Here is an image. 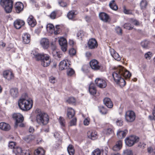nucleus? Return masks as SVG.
<instances>
[{
	"label": "nucleus",
	"mask_w": 155,
	"mask_h": 155,
	"mask_svg": "<svg viewBox=\"0 0 155 155\" xmlns=\"http://www.w3.org/2000/svg\"><path fill=\"white\" fill-rule=\"evenodd\" d=\"M112 75L116 83L122 87L126 84L124 78H129L131 74L124 68L120 66L113 73Z\"/></svg>",
	"instance_id": "nucleus-1"
},
{
	"label": "nucleus",
	"mask_w": 155,
	"mask_h": 155,
	"mask_svg": "<svg viewBox=\"0 0 155 155\" xmlns=\"http://www.w3.org/2000/svg\"><path fill=\"white\" fill-rule=\"evenodd\" d=\"M33 57L37 61L40 60L41 64L44 67L48 66L51 63L50 57L48 54L44 53H39L35 51L32 52Z\"/></svg>",
	"instance_id": "nucleus-2"
},
{
	"label": "nucleus",
	"mask_w": 155,
	"mask_h": 155,
	"mask_svg": "<svg viewBox=\"0 0 155 155\" xmlns=\"http://www.w3.org/2000/svg\"><path fill=\"white\" fill-rule=\"evenodd\" d=\"M33 104L32 100L27 95L25 97H22L18 101V105L19 108L24 111L30 109L32 107Z\"/></svg>",
	"instance_id": "nucleus-3"
},
{
	"label": "nucleus",
	"mask_w": 155,
	"mask_h": 155,
	"mask_svg": "<svg viewBox=\"0 0 155 155\" xmlns=\"http://www.w3.org/2000/svg\"><path fill=\"white\" fill-rule=\"evenodd\" d=\"M49 117L48 115L45 113L38 112L36 115V120L38 124L41 125H46L48 122Z\"/></svg>",
	"instance_id": "nucleus-4"
},
{
	"label": "nucleus",
	"mask_w": 155,
	"mask_h": 155,
	"mask_svg": "<svg viewBox=\"0 0 155 155\" xmlns=\"http://www.w3.org/2000/svg\"><path fill=\"white\" fill-rule=\"evenodd\" d=\"M0 4L6 13L12 12L13 7V2L12 0H0Z\"/></svg>",
	"instance_id": "nucleus-5"
},
{
	"label": "nucleus",
	"mask_w": 155,
	"mask_h": 155,
	"mask_svg": "<svg viewBox=\"0 0 155 155\" xmlns=\"http://www.w3.org/2000/svg\"><path fill=\"white\" fill-rule=\"evenodd\" d=\"M13 118L15 120V127H17L20 124L19 126L20 127H23L24 125L21 123L24 120L23 116L20 113H15L13 115Z\"/></svg>",
	"instance_id": "nucleus-6"
},
{
	"label": "nucleus",
	"mask_w": 155,
	"mask_h": 155,
	"mask_svg": "<svg viewBox=\"0 0 155 155\" xmlns=\"http://www.w3.org/2000/svg\"><path fill=\"white\" fill-rule=\"evenodd\" d=\"M139 140V138L135 136H130L127 137L125 140L126 145L129 147L133 145Z\"/></svg>",
	"instance_id": "nucleus-7"
},
{
	"label": "nucleus",
	"mask_w": 155,
	"mask_h": 155,
	"mask_svg": "<svg viewBox=\"0 0 155 155\" xmlns=\"http://www.w3.org/2000/svg\"><path fill=\"white\" fill-rule=\"evenodd\" d=\"M125 117L127 122H131L135 120L136 114L133 111L128 110L126 112Z\"/></svg>",
	"instance_id": "nucleus-8"
},
{
	"label": "nucleus",
	"mask_w": 155,
	"mask_h": 155,
	"mask_svg": "<svg viewBox=\"0 0 155 155\" xmlns=\"http://www.w3.org/2000/svg\"><path fill=\"white\" fill-rule=\"evenodd\" d=\"M90 65L92 69L97 71L101 69V66L99 62L96 60H92L90 63Z\"/></svg>",
	"instance_id": "nucleus-9"
},
{
	"label": "nucleus",
	"mask_w": 155,
	"mask_h": 155,
	"mask_svg": "<svg viewBox=\"0 0 155 155\" xmlns=\"http://www.w3.org/2000/svg\"><path fill=\"white\" fill-rule=\"evenodd\" d=\"M58 42L62 51L64 52L65 51L67 50V45L66 39L63 37H61L59 39Z\"/></svg>",
	"instance_id": "nucleus-10"
},
{
	"label": "nucleus",
	"mask_w": 155,
	"mask_h": 155,
	"mask_svg": "<svg viewBox=\"0 0 155 155\" xmlns=\"http://www.w3.org/2000/svg\"><path fill=\"white\" fill-rule=\"evenodd\" d=\"M95 82L96 85L100 88H104L107 86V83L105 81L101 78H97Z\"/></svg>",
	"instance_id": "nucleus-11"
},
{
	"label": "nucleus",
	"mask_w": 155,
	"mask_h": 155,
	"mask_svg": "<svg viewBox=\"0 0 155 155\" xmlns=\"http://www.w3.org/2000/svg\"><path fill=\"white\" fill-rule=\"evenodd\" d=\"M88 47L90 49H94L97 48L98 44L97 41L94 38L90 39L88 42Z\"/></svg>",
	"instance_id": "nucleus-12"
},
{
	"label": "nucleus",
	"mask_w": 155,
	"mask_h": 155,
	"mask_svg": "<svg viewBox=\"0 0 155 155\" xmlns=\"http://www.w3.org/2000/svg\"><path fill=\"white\" fill-rule=\"evenodd\" d=\"M40 43L41 47L44 49H48L49 46V42L48 39L43 38L40 41Z\"/></svg>",
	"instance_id": "nucleus-13"
},
{
	"label": "nucleus",
	"mask_w": 155,
	"mask_h": 155,
	"mask_svg": "<svg viewBox=\"0 0 155 155\" xmlns=\"http://www.w3.org/2000/svg\"><path fill=\"white\" fill-rule=\"evenodd\" d=\"M70 65L68 60H64L60 63L59 67L61 70H63L67 69Z\"/></svg>",
	"instance_id": "nucleus-14"
},
{
	"label": "nucleus",
	"mask_w": 155,
	"mask_h": 155,
	"mask_svg": "<svg viewBox=\"0 0 155 155\" xmlns=\"http://www.w3.org/2000/svg\"><path fill=\"white\" fill-rule=\"evenodd\" d=\"M3 76L4 78L8 81L13 79L14 78L13 73L11 71L9 70L4 71Z\"/></svg>",
	"instance_id": "nucleus-15"
},
{
	"label": "nucleus",
	"mask_w": 155,
	"mask_h": 155,
	"mask_svg": "<svg viewBox=\"0 0 155 155\" xmlns=\"http://www.w3.org/2000/svg\"><path fill=\"white\" fill-rule=\"evenodd\" d=\"M24 5L23 3L20 2H17L15 5V8L16 12L19 13L23 10Z\"/></svg>",
	"instance_id": "nucleus-16"
},
{
	"label": "nucleus",
	"mask_w": 155,
	"mask_h": 155,
	"mask_svg": "<svg viewBox=\"0 0 155 155\" xmlns=\"http://www.w3.org/2000/svg\"><path fill=\"white\" fill-rule=\"evenodd\" d=\"M27 22L28 25L31 27H34L36 24L35 19L32 15H30L27 20Z\"/></svg>",
	"instance_id": "nucleus-17"
},
{
	"label": "nucleus",
	"mask_w": 155,
	"mask_h": 155,
	"mask_svg": "<svg viewBox=\"0 0 155 155\" xmlns=\"http://www.w3.org/2000/svg\"><path fill=\"white\" fill-rule=\"evenodd\" d=\"M25 22L22 20L17 19L14 23V27L16 29H20L25 25Z\"/></svg>",
	"instance_id": "nucleus-18"
},
{
	"label": "nucleus",
	"mask_w": 155,
	"mask_h": 155,
	"mask_svg": "<svg viewBox=\"0 0 155 155\" xmlns=\"http://www.w3.org/2000/svg\"><path fill=\"white\" fill-rule=\"evenodd\" d=\"M99 17L101 20L105 22H107L110 19L108 15L104 12H101L99 14Z\"/></svg>",
	"instance_id": "nucleus-19"
},
{
	"label": "nucleus",
	"mask_w": 155,
	"mask_h": 155,
	"mask_svg": "<svg viewBox=\"0 0 155 155\" xmlns=\"http://www.w3.org/2000/svg\"><path fill=\"white\" fill-rule=\"evenodd\" d=\"M22 41L23 43L25 44H28L30 41V36L29 34L27 33H24L22 36Z\"/></svg>",
	"instance_id": "nucleus-20"
},
{
	"label": "nucleus",
	"mask_w": 155,
	"mask_h": 155,
	"mask_svg": "<svg viewBox=\"0 0 155 155\" xmlns=\"http://www.w3.org/2000/svg\"><path fill=\"white\" fill-rule=\"evenodd\" d=\"M87 134L88 137L92 140H94L97 138V133L94 130H90Z\"/></svg>",
	"instance_id": "nucleus-21"
},
{
	"label": "nucleus",
	"mask_w": 155,
	"mask_h": 155,
	"mask_svg": "<svg viewBox=\"0 0 155 155\" xmlns=\"http://www.w3.org/2000/svg\"><path fill=\"white\" fill-rule=\"evenodd\" d=\"M13 151L16 154L22 153V155H23V153H25V155H30L29 152L27 151L25 153V151H23L21 148L20 147H17L16 148H15L13 149Z\"/></svg>",
	"instance_id": "nucleus-22"
},
{
	"label": "nucleus",
	"mask_w": 155,
	"mask_h": 155,
	"mask_svg": "<svg viewBox=\"0 0 155 155\" xmlns=\"http://www.w3.org/2000/svg\"><path fill=\"white\" fill-rule=\"evenodd\" d=\"M89 91L90 94L94 95L96 93V89L95 84L93 83L90 84L89 86Z\"/></svg>",
	"instance_id": "nucleus-23"
},
{
	"label": "nucleus",
	"mask_w": 155,
	"mask_h": 155,
	"mask_svg": "<svg viewBox=\"0 0 155 155\" xmlns=\"http://www.w3.org/2000/svg\"><path fill=\"white\" fill-rule=\"evenodd\" d=\"M75 112L74 110L71 107H68L67 110V116L69 118H72L74 115Z\"/></svg>",
	"instance_id": "nucleus-24"
},
{
	"label": "nucleus",
	"mask_w": 155,
	"mask_h": 155,
	"mask_svg": "<svg viewBox=\"0 0 155 155\" xmlns=\"http://www.w3.org/2000/svg\"><path fill=\"white\" fill-rule=\"evenodd\" d=\"M110 52L111 55L115 60L119 61L120 59V58L119 54L116 52L113 49H111L110 50Z\"/></svg>",
	"instance_id": "nucleus-25"
},
{
	"label": "nucleus",
	"mask_w": 155,
	"mask_h": 155,
	"mask_svg": "<svg viewBox=\"0 0 155 155\" xmlns=\"http://www.w3.org/2000/svg\"><path fill=\"white\" fill-rule=\"evenodd\" d=\"M10 94L14 98L17 97L18 95V89L15 87L12 88L10 90Z\"/></svg>",
	"instance_id": "nucleus-26"
},
{
	"label": "nucleus",
	"mask_w": 155,
	"mask_h": 155,
	"mask_svg": "<svg viewBox=\"0 0 155 155\" xmlns=\"http://www.w3.org/2000/svg\"><path fill=\"white\" fill-rule=\"evenodd\" d=\"M0 129L5 131H8L10 129L9 124L4 122L0 123Z\"/></svg>",
	"instance_id": "nucleus-27"
},
{
	"label": "nucleus",
	"mask_w": 155,
	"mask_h": 155,
	"mask_svg": "<svg viewBox=\"0 0 155 155\" xmlns=\"http://www.w3.org/2000/svg\"><path fill=\"white\" fill-rule=\"evenodd\" d=\"M122 147V141L119 140L116 142L115 145L113 147L112 149L114 151H117L120 150Z\"/></svg>",
	"instance_id": "nucleus-28"
},
{
	"label": "nucleus",
	"mask_w": 155,
	"mask_h": 155,
	"mask_svg": "<svg viewBox=\"0 0 155 155\" xmlns=\"http://www.w3.org/2000/svg\"><path fill=\"white\" fill-rule=\"evenodd\" d=\"M104 103L106 106L109 108H111L113 106L112 102L110 99L106 97L104 99Z\"/></svg>",
	"instance_id": "nucleus-29"
},
{
	"label": "nucleus",
	"mask_w": 155,
	"mask_h": 155,
	"mask_svg": "<svg viewBox=\"0 0 155 155\" xmlns=\"http://www.w3.org/2000/svg\"><path fill=\"white\" fill-rule=\"evenodd\" d=\"M127 132V130L123 131L119 130L117 132V135L119 138H123L125 136Z\"/></svg>",
	"instance_id": "nucleus-30"
},
{
	"label": "nucleus",
	"mask_w": 155,
	"mask_h": 155,
	"mask_svg": "<svg viewBox=\"0 0 155 155\" xmlns=\"http://www.w3.org/2000/svg\"><path fill=\"white\" fill-rule=\"evenodd\" d=\"M45 150L42 148H39L36 149L34 151L35 155H44Z\"/></svg>",
	"instance_id": "nucleus-31"
},
{
	"label": "nucleus",
	"mask_w": 155,
	"mask_h": 155,
	"mask_svg": "<svg viewBox=\"0 0 155 155\" xmlns=\"http://www.w3.org/2000/svg\"><path fill=\"white\" fill-rule=\"evenodd\" d=\"M110 8L114 10H117L118 9V7L115 3L114 0H112L110 1L109 4Z\"/></svg>",
	"instance_id": "nucleus-32"
},
{
	"label": "nucleus",
	"mask_w": 155,
	"mask_h": 155,
	"mask_svg": "<svg viewBox=\"0 0 155 155\" xmlns=\"http://www.w3.org/2000/svg\"><path fill=\"white\" fill-rule=\"evenodd\" d=\"M35 138L34 135H30L24 137V140L27 143H29L34 139Z\"/></svg>",
	"instance_id": "nucleus-33"
},
{
	"label": "nucleus",
	"mask_w": 155,
	"mask_h": 155,
	"mask_svg": "<svg viewBox=\"0 0 155 155\" xmlns=\"http://www.w3.org/2000/svg\"><path fill=\"white\" fill-rule=\"evenodd\" d=\"M67 150L70 155H74V150L73 146L70 144L67 148Z\"/></svg>",
	"instance_id": "nucleus-34"
},
{
	"label": "nucleus",
	"mask_w": 155,
	"mask_h": 155,
	"mask_svg": "<svg viewBox=\"0 0 155 155\" xmlns=\"http://www.w3.org/2000/svg\"><path fill=\"white\" fill-rule=\"evenodd\" d=\"M104 133L107 136L113 135L114 133L113 130L110 128H108L106 130H105Z\"/></svg>",
	"instance_id": "nucleus-35"
},
{
	"label": "nucleus",
	"mask_w": 155,
	"mask_h": 155,
	"mask_svg": "<svg viewBox=\"0 0 155 155\" xmlns=\"http://www.w3.org/2000/svg\"><path fill=\"white\" fill-rule=\"evenodd\" d=\"M75 11L74 10L70 11L67 14V17L70 19H73L75 17Z\"/></svg>",
	"instance_id": "nucleus-36"
},
{
	"label": "nucleus",
	"mask_w": 155,
	"mask_h": 155,
	"mask_svg": "<svg viewBox=\"0 0 155 155\" xmlns=\"http://www.w3.org/2000/svg\"><path fill=\"white\" fill-rule=\"evenodd\" d=\"M47 29L49 31V32L51 34L53 33L54 31V25L50 24L47 25L46 26Z\"/></svg>",
	"instance_id": "nucleus-37"
},
{
	"label": "nucleus",
	"mask_w": 155,
	"mask_h": 155,
	"mask_svg": "<svg viewBox=\"0 0 155 155\" xmlns=\"http://www.w3.org/2000/svg\"><path fill=\"white\" fill-rule=\"evenodd\" d=\"M66 69L67 70V74L68 76H71L73 75L74 73V70L73 69L70 68L69 67Z\"/></svg>",
	"instance_id": "nucleus-38"
},
{
	"label": "nucleus",
	"mask_w": 155,
	"mask_h": 155,
	"mask_svg": "<svg viewBox=\"0 0 155 155\" xmlns=\"http://www.w3.org/2000/svg\"><path fill=\"white\" fill-rule=\"evenodd\" d=\"M99 110L102 114H106L107 113V110L104 107L100 106L99 107Z\"/></svg>",
	"instance_id": "nucleus-39"
},
{
	"label": "nucleus",
	"mask_w": 155,
	"mask_h": 155,
	"mask_svg": "<svg viewBox=\"0 0 155 155\" xmlns=\"http://www.w3.org/2000/svg\"><path fill=\"white\" fill-rule=\"evenodd\" d=\"M147 5V2L146 0H143L140 3V6L142 9H145Z\"/></svg>",
	"instance_id": "nucleus-40"
},
{
	"label": "nucleus",
	"mask_w": 155,
	"mask_h": 155,
	"mask_svg": "<svg viewBox=\"0 0 155 155\" xmlns=\"http://www.w3.org/2000/svg\"><path fill=\"white\" fill-rule=\"evenodd\" d=\"M59 121L61 126L63 127H64L65 124V119L62 117H59Z\"/></svg>",
	"instance_id": "nucleus-41"
},
{
	"label": "nucleus",
	"mask_w": 155,
	"mask_h": 155,
	"mask_svg": "<svg viewBox=\"0 0 155 155\" xmlns=\"http://www.w3.org/2000/svg\"><path fill=\"white\" fill-rule=\"evenodd\" d=\"M149 44V41L147 40L143 41L141 42V45L142 47L144 48H146L148 47Z\"/></svg>",
	"instance_id": "nucleus-42"
},
{
	"label": "nucleus",
	"mask_w": 155,
	"mask_h": 155,
	"mask_svg": "<svg viewBox=\"0 0 155 155\" xmlns=\"http://www.w3.org/2000/svg\"><path fill=\"white\" fill-rule=\"evenodd\" d=\"M124 27L125 28L128 30H131L133 28V26L129 23L125 24Z\"/></svg>",
	"instance_id": "nucleus-43"
},
{
	"label": "nucleus",
	"mask_w": 155,
	"mask_h": 155,
	"mask_svg": "<svg viewBox=\"0 0 155 155\" xmlns=\"http://www.w3.org/2000/svg\"><path fill=\"white\" fill-rule=\"evenodd\" d=\"M101 153L100 150L98 148L95 149L92 152V155H100Z\"/></svg>",
	"instance_id": "nucleus-44"
},
{
	"label": "nucleus",
	"mask_w": 155,
	"mask_h": 155,
	"mask_svg": "<svg viewBox=\"0 0 155 155\" xmlns=\"http://www.w3.org/2000/svg\"><path fill=\"white\" fill-rule=\"evenodd\" d=\"M67 101L69 104H73L75 102L76 100L73 97H71L69 98L68 100Z\"/></svg>",
	"instance_id": "nucleus-45"
},
{
	"label": "nucleus",
	"mask_w": 155,
	"mask_h": 155,
	"mask_svg": "<svg viewBox=\"0 0 155 155\" xmlns=\"http://www.w3.org/2000/svg\"><path fill=\"white\" fill-rule=\"evenodd\" d=\"M123 152L124 155H132V151L130 150L126 149Z\"/></svg>",
	"instance_id": "nucleus-46"
},
{
	"label": "nucleus",
	"mask_w": 155,
	"mask_h": 155,
	"mask_svg": "<svg viewBox=\"0 0 155 155\" xmlns=\"http://www.w3.org/2000/svg\"><path fill=\"white\" fill-rule=\"evenodd\" d=\"M152 114L153 116L150 115L149 116V118L151 120H155V106L153 110Z\"/></svg>",
	"instance_id": "nucleus-47"
},
{
	"label": "nucleus",
	"mask_w": 155,
	"mask_h": 155,
	"mask_svg": "<svg viewBox=\"0 0 155 155\" xmlns=\"http://www.w3.org/2000/svg\"><path fill=\"white\" fill-rule=\"evenodd\" d=\"M77 121L76 118L74 117L73 118L71 121L70 123V126H72L75 125L76 124Z\"/></svg>",
	"instance_id": "nucleus-48"
},
{
	"label": "nucleus",
	"mask_w": 155,
	"mask_h": 155,
	"mask_svg": "<svg viewBox=\"0 0 155 155\" xmlns=\"http://www.w3.org/2000/svg\"><path fill=\"white\" fill-rule=\"evenodd\" d=\"M123 10L125 14H131L132 13V12L131 10L126 9L125 6L124 7Z\"/></svg>",
	"instance_id": "nucleus-49"
},
{
	"label": "nucleus",
	"mask_w": 155,
	"mask_h": 155,
	"mask_svg": "<svg viewBox=\"0 0 155 155\" xmlns=\"http://www.w3.org/2000/svg\"><path fill=\"white\" fill-rule=\"evenodd\" d=\"M15 143L13 142H9L8 144V147L11 149L13 148V149L15 148Z\"/></svg>",
	"instance_id": "nucleus-50"
},
{
	"label": "nucleus",
	"mask_w": 155,
	"mask_h": 155,
	"mask_svg": "<svg viewBox=\"0 0 155 155\" xmlns=\"http://www.w3.org/2000/svg\"><path fill=\"white\" fill-rule=\"evenodd\" d=\"M53 55H55V56H57L58 58H60L62 57V55L61 54L60 52H58L57 51H54Z\"/></svg>",
	"instance_id": "nucleus-51"
},
{
	"label": "nucleus",
	"mask_w": 155,
	"mask_h": 155,
	"mask_svg": "<svg viewBox=\"0 0 155 155\" xmlns=\"http://www.w3.org/2000/svg\"><path fill=\"white\" fill-rule=\"evenodd\" d=\"M69 53L71 55H75L76 51L75 50L74 48H71L69 51Z\"/></svg>",
	"instance_id": "nucleus-52"
},
{
	"label": "nucleus",
	"mask_w": 155,
	"mask_h": 155,
	"mask_svg": "<svg viewBox=\"0 0 155 155\" xmlns=\"http://www.w3.org/2000/svg\"><path fill=\"white\" fill-rule=\"evenodd\" d=\"M57 12L55 11L52 12L50 14V18L52 19H54L55 18Z\"/></svg>",
	"instance_id": "nucleus-53"
},
{
	"label": "nucleus",
	"mask_w": 155,
	"mask_h": 155,
	"mask_svg": "<svg viewBox=\"0 0 155 155\" xmlns=\"http://www.w3.org/2000/svg\"><path fill=\"white\" fill-rule=\"evenodd\" d=\"M49 81L50 83L53 84L55 83L56 81L55 78L53 76H51L49 78Z\"/></svg>",
	"instance_id": "nucleus-54"
},
{
	"label": "nucleus",
	"mask_w": 155,
	"mask_h": 155,
	"mask_svg": "<svg viewBox=\"0 0 155 155\" xmlns=\"http://www.w3.org/2000/svg\"><path fill=\"white\" fill-rule=\"evenodd\" d=\"M115 30L118 34L121 35L122 34V30L119 27H117Z\"/></svg>",
	"instance_id": "nucleus-55"
},
{
	"label": "nucleus",
	"mask_w": 155,
	"mask_h": 155,
	"mask_svg": "<svg viewBox=\"0 0 155 155\" xmlns=\"http://www.w3.org/2000/svg\"><path fill=\"white\" fill-rule=\"evenodd\" d=\"M90 123V120L88 118H86L84 119V124L85 125L87 126Z\"/></svg>",
	"instance_id": "nucleus-56"
},
{
	"label": "nucleus",
	"mask_w": 155,
	"mask_h": 155,
	"mask_svg": "<svg viewBox=\"0 0 155 155\" xmlns=\"http://www.w3.org/2000/svg\"><path fill=\"white\" fill-rule=\"evenodd\" d=\"M152 54L150 52H148L147 53L145 54V58L147 59L149 58L150 59L151 56V55Z\"/></svg>",
	"instance_id": "nucleus-57"
},
{
	"label": "nucleus",
	"mask_w": 155,
	"mask_h": 155,
	"mask_svg": "<svg viewBox=\"0 0 155 155\" xmlns=\"http://www.w3.org/2000/svg\"><path fill=\"white\" fill-rule=\"evenodd\" d=\"M59 4L62 7H65L66 6L67 4L66 3L61 1L58 2Z\"/></svg>",
	"instance_id": "nucleus-58"
},
{
	"label": "nucleus",
	"mask_w": 155,
	"mask_h": 155,
	"mask_svg": "<svg viewBox=\"0 0 155 155\" xmlns=\"http://www.w3.org/2000/svg\"><path fill=\"white\" fill-rule=\"evenodd\" d=\"M116 124L119 126H121L123 124V121L121 120H117L116 122Z\"/></svg>",
	"instance_id": "nucleus-59"
},
{
	"label": "nucleus",
	"mask_w": 155,
	"mask_h": 155,
	"mask_svg": "<svg viewBox=\"0 0 155 155\" xmlns=\"http://www.w3.org/2000/svg\"><path fill=\"white\" fill-rule=\"evenodd\" d=\"M85 55L87 57H90L91 55V53L89 51L85 53Z\"/></svg>",
	"instance_id": "nucleus-60"
},
{
	"label": "nucleus",
	"mask_w": 155,
	"mask_h": 155,
	"mask_svg": "<svg viewBox=\"0 0 155 155\" xmlns=\"http://www.w3.org/2000/svg\"><path fill=\"white\" fill-rule=\"evenodd\" d=\"M146 146V144L143 143H140L139 144V146L140 147L144 148Z\"/></svg>",
	"instance_id": "nucleus-61"
},
{
	"label": "nucleus",
	"mask_w": 155,
	"mask_h": 155,
	"mask_svg": "<svg viewBox=\"0 0 155 155\" xmlns=\"http://www.w3.org/2000/svg\"><path fill=\"white\" fill-rule=\"evenodd\" d=\"M85 19L87 21L89 22L90 21L91 19L89 16H86L85 17Z\"/></svg>",
	"instance_id": "nucleus-62"
},
{
	"label": "nucleus",
	"mask_w": 155,
	"mask_h": 155,
	"mask_svg": "<svg viewBox=\"0 0 155 155\" xmlns=\"http://www.w3.org/2000/svg\"><path fill=\"white\" fill-rule=\"evenodd\" d=\"M34 129L33 127H30L29 129V132L30 133H32L34 131Z\"/></svg>",
	"instance_id": "nucleus-63"
},
{
	"label": "nucleus",
	"mask_w": 155,
	"mask_h": 155,
	"mask_svg": "<svg viewBox=\"0 0 155 155\" xmlns=\"http://www.w3.org/2000/svg\"><path fill=\"white\" fill-rule=\"evenodd\" d=\"M133 23L134 25H139V22L136 20H134L133 21Z\"/></svg>",
	"instance_id": "nucleus-64"
}]
</instances>
